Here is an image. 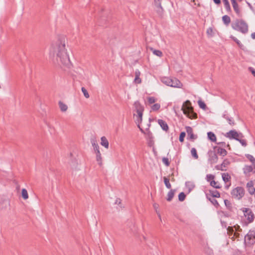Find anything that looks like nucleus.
<instances>
[{
    "mask_svg": "<svg viewBox=\"0 0 255 255\" xmlns=\"http://www.w3.org/2000/svg\"><path fill=\"white\" fill-rule=\"evenodd\" d=\"M181 110L184 114L190 119H196L197 118V114L193 111V108L189 100L186 101L183 104Z\"/></svg>",
    "mask_w": 255,
    "mask_h": 255,
    "instance_id": "f257e3e1",
    "label": "nucleus"
},
{
    "mask_svg": "<svg viewBox=\"0 0 255 255\" xmlns=\"http://www.w3.org/2000/svg\"><path fill=\"white\" fill-rule=\"evenodd\" d=\"M232 27L234 30L243 34H246L248 32V25L243 19H236L234 22L232 23Z\"/></svg>",
    "mask_w": 255,
    "mask_h": 255,
    "instance_id": "f03ea898",
    "label": "nucleus"
},
{
    "mask_svg": "<svg viewBox=\"0 0 255 255\" xmlns=\"http://www.w3.org/2000/svg\"><path fill=\"white\" fill-rule=\"evenodd\" d=\"M57 56L60 58V62L64 66L68 68L70 67L71 62L66 49H59Z\"/></svg>",
    "mask_w": 255,
    "mask_h": 255,
    "instance_id": "7ed1b4c3",
    "label": "nucleus"
},
{
    "mask_svg": "<svg viewBox=\"0 0 255 255\" xmlns=\"http://www.w3.org/2000/svg\"><path fill=\"white\" fill-rule=\"evenodd\" d=\"M134 106L136 109V112L137 114V119L136 123L137 125L138 128H139L140 130L142 132L144 133V131L143 129L141 128L140 127V123L142 121V113L143 111V107L138 103V102H135L134 103Z\"/></svg>",
    "mask_w": 255,
    "mask_h": 255,
    "instance_id": "20e7f679",
    "label": "nucleus"
},
{
    "mask_svg": "<svg viewBox=\"0 0 255 255\" xmlns=\"http://www.w3.org/2000/svg\"><path fill=\"white\" fill-rule=\"evenodd\" d=\"M66 37L64 35H58L52 44L54 48H65L66 46Z\"/></svg>",
    "mask_w": 255,
    "mask_h": 255,
    "instance_id": "39448f33",
    "label": "nucleus"
},
{
    "mask_svg": "<svg viewBox=\"0 0 255 255\" xmlns=\"http://www.w3.org/2000/svg\"><path fill=\"white\" fill-rule=\"evenodd\" d=\"M91 143L93 146L94 150L96 154V160L100 166L102 165V157L99 150V146L96 140L94 139L91 140Z\"/></svg>",
    "mask_w": 255,
    "mask_h": 255,
    "instance_id": "423d86ee",
    "label": "nucleus"
},
{
    "mask_svg": "<svg viewBox=\"0 0 255 255\" xmlns=\"http://www.w3.org/2000/svg\"><path fill=\"white\" fill-rule=\"evenodd\" d=\"M162 82L165 85L172 87L180 88L182 86L180 81L176 78H165L162 80Z\"/></svg>",
    "mask_w": 255,
    "mask_h": 255,
    "instance_id": "0eeeda50",
    "label": "nucleus"
},
{
    "mask_svg": "<svg viewBox=\"0 0 255 255\" xmlns=\"http://www.w3.org/2000/svg\"><path fill=\"white\" fill-rule=\"evenodd\" d=\"M231 195L235 199L240 200L245 195V190L242 187H237L232 190Z\"/></svg>",
    "mask_w": 255,
    "mask_h": 255,
    "instance_id": "6e6552de",
    "label": "nucleus"
},
{
    "mask_svg": "<svg viewBox=\"0 0 255 255\" xmlns=\"http://www.w3.org/2000/svg\"><path fill=\"white\" fill-rule=\"evenodd\" d=\"M245 241L248 246H252L255 244V232L250 231L245 237Z\"/></svg>",
    "mask_w": 255,
    "mask_h": 255,
    "instance_id": "1a4fd4ad",
    "label": "nucleus"
},
{
    "mask_svg": "<svg viewBox=\"0 0 255 255\" xmlns=\"http://www.w3.org/2000/svg\"><path fill=\"white\" fill-rule=\"evenodd\" d=\"M242 210L244 213V216L247 217L248 223H251L253 222L254 220L255 216L252 210L248 208H243L242 209Z\"/></svg>",
    "mask_w": 255,
    "mask_h": 255,
    "instance_id": "9d476101",
    "label": "nucleus"
},
{
    "mask_svg": "<svg viewBox=\"0 0 255 255\" xmlns=\"http://www.w3.org/2000/svg\"><path fill=\"white\" fill-rule=\"evenodd\" d=\"M225 136L229 139H235L236 140H239L240 137H243V135L241 133H239L235 130H231L226 133Z\"/></svg>",
    "mask_w": 255,
    "mask_h": 255,
    "instance_id": "9b49d317",
    "label": "nucleus"
},
{
    "mask_svg": "<svg viewBox=\"0 0 255 255\" xmlns=\"http://www.w3.org/2000/svg\"><path fill=\"white\" fill-rule=\"evenodd\" d=\"M209 158L208 160L211 164L215 163L218 161V156L215 152L214 150H210L208 151Z\"/></svg>",
    "mask_w": 255,
    "mask_h": 255,
    "instance_id": "f8f14e48",
    "label": "nucleus"
},
{
    "mask_svg": "<svg viewBox=\"0 0 255 255\" xmlns=\"http://www.w3.org/2000/svg\"><path fill=\"white\" fill-rule=\"evenodd\" d=\"M154 5L156 7L155 10L159 16H162L164 9L162 8L161 4V0H154Z\"/></svg>",
    "mask_w": 255,
    "mask_h": 255,
    "instance_id": "ddd939ff",
    "label": "nucleus"
},
{
    "mask_svg": "<svg viewBox=\"0 0 255 255\" xmlns=\"http://www.w3.org/2000/svg\"><path fill=\"white\" fill-rule=\"evenodd\" d=\"M230 164V161L227 159H225L224 160L223 162L221 165H218L216 166V168L217 170H220L222 171H226V168L228 167V166Z\"/></svg>",
    "mask_w": 255,
    "mask_h": 255,
    "instance_id": "4468645a",
    "label": "nucleus"
},
{
    "mask_svg": "<svg viewBox=\"0 0 255 255\" xmlns=\"http://www.w3.org/2000/svg\"><path fill=\"white\" fill-rule=\"evenodd\" d=\"M185 128L189 139L194 140L197 138V136L193 133V129L191 127L187 126Z\"/></svg>",
    "mask_w": 255,
    "mask_h": 255,
    "instance_id": "2eb2a0df",
    "label": "nucleus"
},
{
    "mask_svg": "<svg viewBox=\"0 0 255 255\" xmlns=\"http://www.w3.org/2000/svg\"><path fill=\"white\" fill-rule=\"evenodd\" d=\"M234 10L239 16H241V13L236 0H231Z\"/></svg>",
    "mask_w": 255,
    "mask_h": 255,
    "instance_id": "dca6fc26",
    "label": "nucleus"
},
{
    "mask_svg": "<svg viewBox=\"0 0 255 255\" xmlns=\"http://www.w3.org/2000/svg\"><path fill=\"white\" fill-rule=\"evenodd\" d=\"M247 188L248 192L251 194H255V188L254 187V182L252 181H250L247 184Z\"/></svg>",
    "mask_w": 255,
    "mask_h": 255,
    "instance_id": "f3484780",
    "label": "nucleus"
},
{
    "mask_svg": "<svg viewBox=\"0 0 255 255\" xmlns=\"http://www.w3.org/2000/svg\"><path fill=\"white\" fill-rule=\"evenodd\" d=\"M214 149H216L217 153L222 156H225L227 154L226 150L220 146H216L214 147Z\"/></svg>",
    "mask_w": 255,
    "mask_h": 255,
    "instance_id": "a211bd4d",
    "label": "nucleus"
},
{
    "mask_svg": "<svg viewBox=\"0 0 255 255\" xmlns=\"http://www.w3.org/2000/svg\"><path fill=\"white\" fill-rule=\"evenodd\" d=\"M46 109H47L46 106L44 105H41L40 106V110L39 112H40L42 118H43L44 121H45V122H46L45 118L46 117V116H47Z\"/></svg>",
    "mask_w": 255,
    "mask_h": 255,
    "instance_id": "6ab92c4d",
    "label": "nucleus"
},
{
    "mask_svg": "<svg viewBox=\"0 0 255 255\" xmlns=\"http://www.w3.org/2000/svg\"><path fill=\"white\" fill-rule=\"evenodd\" d=\"M158 123L162 129L166 131L168 130V126L167 123L162 120H158Z\"/></svg>",
    "mask_w": 255,
    "mask_h": 255,
    "instance_id": "aec40b11",
    "label": "nucleus"
},
{
    "mask_svg": "<svg viewBox=\"0 0 255 255\" xmlns=\"http://www.w3.org/2000/svg\"><path fill=\"white\" fill-rule=\"evenodd\" d=\"M140 75V72L138 70H136L135 71V78L134 80V82L136 84H140L141 82V80L139 78Z\"/></svg>",
    "mask_w": 255,
    "mask_h": 255,
    "instance_id": "412c9836",
    "label": "nucleus"
},
{
    "mask_svg": "<svg viewBox=\"0 0 255 255\" xmlns=\"http://www.w3.org/2000/svg\"><path fill=\"white\" fill-rule=\"evenodd\" d=\"M101 144L104 146L106 148L108 149L109 146V143L107 138L105 136H102L101 138Z\"/></svg>",
    "mask_w": 255,
    "mask_h": 255,
    "instance_id": "4be33fe9",
    "label": "nucleus"
},
{
    "mask_svg": "<svg viewBox=\"0 0 255 255\" xmlns=\"http://www.w3.org/2000/svg\"><path fill=\"white\" fill-rule=\"evenodd\" d=\"M175 192V190H174V189H171L168 192V193L167 194V200L168 201H170L172 200V199H173V198L174 196Z\"/></svg>",
    "mask_w": 255,
    "mask_h": 255,
    "instance_id": "5701e85b",
    "label": "nucleus"
},
{
    "mask_svg": "<svg viewBox=\"0 0 255 255\" xmlns=\"http://www.w3.org/2000/svg\"><path fill=\"white\" fill-rule=\"evenodd\" d=\"M223 117L224 119H225L226 120H227L228 121L229 124L231 126H234L235 125V121L232 118L229 117L228 115H227L226 114H224L223 116Z\"/></svg>",
    "mask_w": 255,
    "mask_h": 255,
    "instance_id": "b1692460",
    "label": "nucleus"
},
{
    "mask_svg": "<svg viewBox=\"0 0 255 255\" xmlns=\"http://www.w3.org/2000/svg\"><path fill=\"white\" fill-rule=\"evenodd\" d=\"M222 177L223 178V181L227 183L230 181V179L231 178V176L229 175L228 173H223L222 174Z\"/></svg>",
    "mask_w": 255,
    "mask_h": 255,
    "instance_id": "393cba45",
    "label": "nucleus"
},
{
    "mask_svg": "<svg viewBox=\"0 0 255 255\" xmlns=\"http://www.w3.org/2000/svg\"><path fill=\"white\" fill-rule=\"evenodd\" d=\"M59 106L60 110L63 112H66L68 109V106L61 101L59 102Z\"/></svg>",
    "mask_w": 255,
    "mask_h": 255,
    "instance_id": "a878e982",
    "label": "nucleus"
},
{
    "mask_svg": "<svg viewBox=\"0 0 255 255\" xmlns=\"http://www.w3.org/2000/svg\"><path fill=\"white\" fill-rule=\"evenodd\" d=\"M222 20L223 22L226 25H228L231 22V18L230 16L227 15H225L222 17Z\"/></svg>",
    "mask_w": 255,
    "mask_h": 255,
    "instance_id": "bb28decb",
    "label": "nucleus"
},
{
    "mask_svg": "<svg viewBox=\"0 0 255 255\" xmlns=\"http://www.w3.org/2000/svg\"><path fill=\"white\" fill-rule=\"evenodd\" d=\"M208 138L212 141L215 142L216 141V136L215 134L211 132H208L207 133Z\"/></svg>",
    "mask_w": 255,
    "mask_h": 255,
    "instance_id": "cd10ccee",
    "label": "nucleus"
},
{
    "mask_svg": "<svg viewBox=\"0 0 255 255\" xmlns=\"http://www.w3.org/2000/svg\"><path fill=\"white\" fill-rule=\"evenodd\" d=\"M163 180L166 188L168 189H170L171 188V185L169 182V179L166 177H164Z\"/></svg>",
    "mask_w": 255,
    "mask_h": 255,
    "instance_id": "c85d7f7f",
    "label": "nucleus"
},
{
    "mask_svg": "<svg viewBox=\"0 0 255 255\" xmlns=\"http://www.w3.org/2000/svg\"><path fill=\"white\" fill-rule=\"evenodd\" d=\"M254 170L253 167L252 166H246L245 168H244V173L245 174L249 173L252 171H253Z\"/></svg>",
    "mask_w": 255,
    "mask_h": 255,
    "instance_id": "c756f323",
    "label": "nucleus"
},
{
    "mask_svg": "<svg viewBox=\"0 0 255 255\" xmlns=\"http://www.w3.org/2000/svg\"><path fill=\"white\" fill-rule=\"evenodd\" d=\"M210 185L216 189H220L221 187L220 186V184L217 182H216L215 180L211 181Z\"/></svg>",
    "mask_w": 255,
    "mask_h": 255,
    "instance_id": "7c9ffc66",
    "label": "nucleus"
},
{
    "mask_svg": "<svg viewBox=\"0 0 255 255\" xmlns=\"http://www.w3.org/2000/svg\"><path fill=\"white\" fill-rule=\"evenodd\" d=\"M198 104L200 108H201L203 110H206L207 106L205 104V103L202 101V100H200L198 101Z\"/></svg>",
    "mask_w": 255,
    "mask_h": 255,
    "instance_id": "2f4dec72",
    "label": "nucleus"
},
{
    "mask_svg": "<svg viewBox=\"0 0 255 255\" xmlns=\"http://www.w3.org/2000/svg\"><path fill=\"white\" fill-rule=\"evenodd\" d=\"M21 194H22V197L24 199L26 200V199H28V195L27 191L25 189L23 188L22 189Z\"/></svg>",
    "mask_w": 255,
    "mask_h": 255,
    "instance_id": "473e14b6",
    "label": "nucleus"
},
{
    "mask_svg": "<svg viewBox=\"0 0 255 255\" xmlns=\"http://www.w3.org/2000/svg\"><path fill=\"white\" fill-rule=\"evenodd\" d=\"M224 3L225 7L227 11H231V8L228 0L223 1Z\"/></svg>",
    "mask_w": 255,
    "mask_h": 255,
    "instance_id": "72a5a7b5",
    "label": "nucleus"
},
{
    "mask_svg": "<svg viewBox=\"0 0 255 255\" xmlns=\"http://www.w3.org/2000/svg\"><path fill=\"white\" fill-rule=\"evenodd\" d=\"M210 192L213 197L219 198L220 197V193L217 190H215V191L210 190Z\"/></svg>",
    "mask_w": 255,
    "mask_h": 255,
    "instance_id": "f704fd0d",
    "label": "nucleus"
},
{
    "mask_svg": "<svg viewBox=\"0 0 255 255\" xmlns=\"http://www.w3.org/2000/svg\"><path fill=\"white\" fill-rule=\"evenodd\" d=\"M191 153L192 156L196 159L198 158V155L197 153L196 149L195 148H192L191 150Z\"/></svg>",
    "mask_w": 255,
    "mask_h": 255,
    "instance_id": "c9c22d12",
    "label": "nucleus"
},
{
    "mask_svg": "<svg viewBox=\"0 0 255 255\" xmlns=\"http://www.w3.org/2000/svg\"><path fill=\"white\" fill-rule=\"evenodd\" d=\"M154 54L157 56L161 57L162 55V53L161 51L156 49H150Z\"/></svg>",
    "mask_w": 255,
    "mask_h": 255,
    "instance_id": "e433bc0d",
    "label": "nucleus"
},
{
    "mask_svg": "<svg viewBox=\"0 0 255 255\" xmlns=\"http://www.w3.org/2000/svg\"><path fill=\"white\" fill-rule=\"evenodd\" d=\"M186 197V195L184 192H181L178 195V199L180 201H183Z\"/></svg>",
    "mask_w": 255,
    "mask_h": 255,
    "instance_id": "4c0bfd02",
    "label": "nucleus"
},
{
    "mask_svg": "<svg viewBox=\"0 0 255 255\" xmlns=\"http://www.w3.org/2000/svg\"><path fill=\"white\" fill-rule=\"evenodd\" d=\"M160 108V105L159 104H155L151 107V109L153 111H157Z\"/></svg>",
    "mask_w": 255,
    "mask_h": 255,
    "instance_id": "58836bf2",
    "label": "nucleus"
},
{
    "mask_svg": "<svg viewBox=\"0 0 255 255\" xmlns=\"http://www.w3.org/2000/svg\"><path fill=\"white\" fill-rule=\"evenodd\" d=\"M81 90L85 98H89L90 96L87 90L84 87H82Z\"/></svg>",
    "mask_w": 255,
    "mask_h": 255,
    "instance_id": "ea45409f",
    "label": "nucleus"
},
{
    "mask_svg": "<svg viewBox=\"0 0 255 255\" xmlns=\"http://www.w3.org/2000/svg\"><path fill=\"white\" fill-rule=\"evenodd\" d=\"M215 176L212 174H207L206 176V179L207 181L211 182L212 180H214Z\"/></svg>",
    "mask_w": 255,
    "mask_h": 255,
    "instance_id": "a19ab883",
    "label": "nucleus"
},
{
    "mask_svg": "<svg viewBox=\"0 0 255 255\" xmlns=\"http://www.w3.org/2000/svg\"><path fill=\"white\" fill-rule=\"evenodd\" d=\"M246 157L247 158L250 160V161L253 163H255V158L254 157V156L250 154H247L246 155Z\"/></svg>",
    "mask_w": 255,
    "mask_h": 255,
    "instance_id": "79ce46f5",
    "label": "nucleus"
},
{
    "mask_svg": "<svg viewBox=\"0 0 255 255\" xmlns=\"http://www.w3.org/2000/svg\"><path fill=\"white\" fill-rule=\"evenodd\" d=\"M162 162L163 163L167 166H169L170 165V162L169 161L167 157H163L162 158Z\"/></svg>",
    "mask_w": 255,
    "mask_h": 255,
    "instance_id": "37998d69",
    "label": "nucleus"
},
{
    "mask_svg": "<svg viewBox=\"0 0 255 255\" xmlns=\"http://www.w3.org/2000/svg\"><path fill=\"white\" fill-rule=\"evenodd\" d=\"M186 135V133L185 132H181L180 134L179 140L180 142H183L184 141V138Z\"/></svg>",
    "mask_w": 255,
    "mask_h": 255,
    "instance_id": "c03bdc74",
    "label": "nucleus"
},
{
    "mask_svg": "<svg viewBox=\"0 0 255 255\" xmlns=\"http://www.w3.org/2000/svg\"><path fill=\"white\" fill-rule=\"evenodd\" d=\"M207 33L208 35L212 36L213 35V31L212 28H208L207 30Z\"/></svg>",
    "mask_w": 255,
    "mask_h": 255,
    "instance_id": "a18cd8bd",
    "label": "nucleus"
},
{
    "mask_svg": "<svg viewBox=\"0 0 255 255\" xmlns=\"http://www.w3.org/2000/svg\"><path fill=\"white\" fill-rule=\"evenodd\" d=\"M156 101V99L154 97H150L148 98V102L149 104H152Z\"/></svg>",
    "mask_w": 255,
    "mask_h": 255,
    "instance_id": "49530a36",
    "label": "nucleus"
},
{
    "mask_svg": "<svg viewBox=\"0 0 255 255\" xmlns=\"http://www.w3.org/2000/svg\"><path fill=\"white\" fill-rule=\"evenodd\" d=\"M237 140L239 141L242 144V145L243 146H246L247 145L246 141L245 139H242L239 138V140Z\"/></svg>",
    "mask_w": 255,
    "mask_h": 255,
    "instance_id": "de8ad7c7",
    "label": "nucleus"
},
{
    "mask_svg": "<svg viewBox=\"0 0 255 255\" xmlns=\"http://www.w3.org/2000/svg\"><path fill=\"white\" fill-rule=\"evenodd\" d=\"M231 37L234 40V41H235L238 44V45L239 46H242L240 41L237 38H236V37H235L233 36H232Z\"/></svg>",
    "mask_w": 255,
    "mask_h": 255,
    "instance_id": "09e8293b",
    "label": "nucleus"
},
{
    "mask_svg": "<svg viewBox=\"0 0 255 255\" xmlns=\"http://www.w3.org/2000/svg\"><path fill=\"white\" fill-rule=\"evenodd\" d=\"M249 70L255 77V69L254 68L250 67L249 68Z\"/></svg>",
    "mask_w": 255,
    "mask_h": 255,
    "instance_id": "8fccbe9b",
    "label": "nucleus"
},
{
    "mask_svg": "<svg viewBox=\"0 0 255 255\" xmlns=\"http://www.w3.org/2000/svg\"><path fill=\"white\" fill-rule=\"evenodd\" d=\"M217 144L220 145L219 146L222 148L225 147L226 146V143L225 142H218L217 143Z\"/></svg>",
    "mask_w": 255,
    "mask_h": 255,
    "instance_id": "3c124183",
    "label": "nucleus"
},
{
    "mask_svg": "<svg viewBox=\"0 0 255 255\" xmlns=\"http://www.w3.org/2000/svg\"><path fill=\"white\" fill-rule=\"evenodd\" d=\"M224 202H225L226 206L227 207H229L230 205H231V203H230V201H228V200H225Z\"/></svg>",
    "mask_w": 255,
    "mask_h": 255,
    "instance_id": "603ef678",
    "label": "nucleus"
},
{
    "mask_svg": "<svg viewBox=\"0 0 255 255\" xmlns=\"http://www.w3.org/2000/svg\"><path fill=\"white\" fill-rule=\"evenodd\" d=\"M211 202L214 205H219L218 201L216 199H213L212 201H211Z\"/></svg>",
    "mask_w": 255,
    "mask_h": 255,
    "instance_id": "864d4df0",
    "label": "nucleus"
},
{
    "mask_svg": "<svg viewBox=\"0 0 255 255\" xmlns=\"http://www.w3.org/2000/svg\"><path fill=\"white\" fill-rule=\"evenodd\" d=\"M213 1L217 4H220L221 3V0H213Z\"/></svg>",
    "mask_w": 255,
    "mask_h": 255,
    "instance_id": "5fc2aeb1",
    "label": "nucleus"
},
{
    "mask_svg": "<svg viewBox=\"0 0 255 255\" xmlns=\"http://www.w3.org/2000/svg\"><path fill=\"white\" fill-rule=\"evenodd\" d=\"M247 3L248 4V5L249 6V7L250 8V9L253 10V7L251 5V4L250 3H249V2H248V1H247Z\"/></svg>",
    "mask_w": 255,
    "mask_h": 255,
    "instance_id": "6e6d98bb",
    "label": "nucleus"
},
{
    "mask_svg": "<svg viewBox=\"0 0 255 255\" xmlns=\"http://www.w3.org/2000/svg\"><path fill=\"white\" fill-rule=\"evenodd\" d=\"M121 203V200L120 199H117L116 201L115 204H120Z\"/></svg>",
    "mask_w": 255,
    "mask_h": 255,
    "instance_id": "4d7b16f0",
    "label": "nucleus"
},
{
    "mask_svg": "<svg viewBox=\"0 0 255 255\" xmlns=\"http://www.w3.org/2000/svg\"><path fill=\"white\" fill-rule=\"evenodd\" d=\"M251 37L253 39H255V32H253L251 34Z\"/></svg>",
    "mask_w": 255,
    "mask_h": 255,
    "instance_id": "13d9d810",
    "label": "nucleus"
},
{
    "mask_svg": "<svg viewBox=\"0 0 255 255\" xmlns=\"http://www.w3.org/2000/svg\"><path fill=\"white\" fill-rule=\"evenodd\" d=\"M158 218H159V219L160 220H161V217L160 214L158 213Z\"/></svg>",
    "mask_w": 255,
    "mask_h": 255,
    "instance_id": "bf43d9fd",
    "label": "nucleus"
},
{
    "mask_svg": "<svg viewBox=\"0 0 255 255\" xmlns=\"http://www.w3.org/2000/svg\"><path fill=\"white\" fill-rule=\"evenodd\" d=\"M230 185H231V183H230L229 185H227V186H226V188L227 189H228Z\"/></svg>",
    "mask_w": 255,
    "mask_h": 255,
    "instance_id": "052dcab7",
    "label": "nucleus"
},
{
    "mask_svg": "<svg viewBox=\"0 0 255 255\" xmlns=\"http://www.w3.org/2000/svg\"><path fill=\"white\" fill-rule=\"evenodd\" d=\"M149 126H150V124H148L147 125V128H146V129H148Z\"/></svg>",
    "mask_w": 255,
    "mask_h": 255,
    "instance_id": "680f3d73",
    "label": "nucleus"
},
{
    "mask_svg": "<svg viewBox=\"0 0 255 255\" xmlns=\"http://www.w3.org/2000/svg\"><path fill=\"white\" fill-rule=\"evenodd\" d=\"M154 208H155V209L156 208H157L156 204H155L154 205Z\"/></svg>",
    "mask_w": 255,
    "mask_h": 255,
    "instance_id": "e2e57ef3",
    "label": "nucleus"
},
{
    "mask_svg": "<svg viewBox=\"0 0 255 255\" xmlns=\"http://www.w3.org/2000/svg\"><path fill=\"white\" fill-rule=\"evenodd\" d=\"M227 146L230 147V145L229 144H227Z\"/></svg>",
    "mask_w": 255,
    "mask_h": 255,
    "instance_id": "0e129e2a",
    "label": "nucleus"
},
{
    "mask_svg": "<svg viewBox=\"0 0 255 255\" xmlns=\"http://www.w3.org/2000/svg\"><path fill=\"white\" fill-rule=\"evenodd\" d=\"M101 20H105V19H104V17H103V18H102V19H101Z\"/></svg>",
    "mask_w": 255,
    "mask_h": 255,
    "instance_id": "69168bd1",
    "label": "nucleus"
},
{
    "mask_svg": "<svg viewBox=\"0 0 255 255\" xmlns=\"http://www.w3.org/2000/svg\"><path fill=\"white\" fill-rule=\"evenodd\" d=\"M242 0H239V1H242Z\"/></svg>",
    "mask_w": 255,
    "mask_h": 255,
    "instance_id": "338daca9",
    "label": "nucleus"
},
{
    "mask_svg": "<svg viewBox=\"0 0 255 255\" xmlns=\"http://www.w3.org/2000/svg\"><path fill=\"white\" fill-rule=\"evenodd\" d=\"M223 1H226V0H223Z\"/></svg>",
    "mask_w": 255,
    "mask_h": 255,
    "instance_id": "774afa93",
    "label": "nucleus"
}]
</instances>
